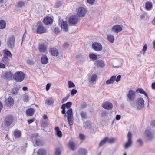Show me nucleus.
I'll list each match as a JSON object with an SVG mask.
<instances>
[{"label":"nucleus","instance_id":"de8ad7c7","mask_svg":"<svg viewBox=\"0 0 155 155\" xmlns=\"http://www.w3.org/2000/svg\"><path fill=\"white\" fill-rule=\"evenodd\" d=\"M41 126L44 127H46L48 126V123L47 121H42L41 122Z\"/></svg>","mask_w":155,"mask_h":155},{"label":"nucleus","instance_id":"7ed1b4c3","mask_svg":"<svg viewBox=\"0 0 155 155\" xmlns=\"http://www.w3.org/2000/svg\"><path fill=\"white\" fill-rule=\"evenodd\" d=\"M67 119L68 123L70 126H72L73 124V114L72 109L70 108L67 111Z\"/></svg>","mask_w":155,"mask_h":155},{"label":"nucleus","instance_id":"4d7b16f0","mask_svg":"<svg viewBox=\"0 0 155 155\" xmlns=\"http://www.w3.org/2000/svg\"><path fill=\"white\" fill-rule=\"evenodd\" d=\"M61 108L62 109V110L61 111L62 114H65L66 112V111L65 110V107L62 105L61 107Z\"/></svg>","mask_w":155,"mask_h":155},{"label":"nucleus","instance_id":"393cba45","mask_svg":"<svg viewBox=\"0 0 155 155\" xmlns=\"http://www.w3.org/2000/svg\"><path fill=\"white\" fill-rule=\"evenodd\" d=\"M55 134L59 138L61 137L62 136V132L59 130L58 127H55Z\"/></svg>","mask_w":155,"mask_h":155},{"label":"nucleus","instance_id":"c9c22d12","mask_svg":"<svg viewBox=\"0 0 155 155\" xmlns=\"http://www.w3.org/2000/svg\"><path fill=\"white\" fill-rule=\"evenodd\" d=\"M12 54L11 52L7 50H5L3 51V56L11 57Z\"/></svg>","mask_w":155,"mask_h":155},{"label":"nucleus","instance_id":"473e14b6","mask_svg":"<svg viewBox=\"0 0 155 155\" xmlns=\"http://www.w3.org/2000/svg\"><path fill=\"white\" fill-rule=\"evenodd\" d=\"M84 127L87 129L90 128L92 126L91 122L89 121H87L84 122Z\"/></svg>","mask_w":155,"mask_h":155},{"label":"nucleus","instance_id":"9b49d317","mask_svg":"<svg viewBox=\"0 0 155 155\" xmlns=\"http://www.w3.org/2000/svg\"><path fill=\"white\" fill-rule=\"evenodd\" d=\"M79 20L78 16L77 15H74L70 17L69 21L70 24L75 25L78 23Z\"/></svg>","mask_w":155,"mask_h":155},{"label":"nucleus","instance_id":"bf43d9fd","mask_svg":"<svg viewBox=\"0 0 155 155\" xmlns=\"http://www.w3.org/2000/svg\"><path fill=\"white\" fill-rule=\"evenodd\" d=\"M70 95L68 94L66 97L63 98L62 101V103H63L66 101L67 99L69 98Z\"/></svg>","mask_w":155,"mask_h":155},{"label":"nucleus","instance_id":"b1692460","mask_svg":"<svg viewBox=\"0 0 155 155\" xmlns=\"http://www.w3.org/2000/svg\"><path fill=\"white\" fill-rule=\"evenodd\" d=\"M35 112V110L33 108H30L27 109L26 111V113L28 116H32Z\"/></svg>","mask_w":155,"mask_h":155},{"label":"nucleus","instance_id":"a211bd4d","mask_svg":"<svg viewBox=\"0 0 155 155\" xmlns=\"http://www.w3.org/2000/svg\"><path fill=\"white\" fill-rule=\"evenodd\" d=\"M80 115L81 118L82 120L84 121V120L87 119L88 118L87 113L85 111H81L80 112Z\"/></svg>","mask_w":155,"mask_h":155},{"label":"nucleus","instance_id":"8fccbe9b","mask_svg":"<svg viewBox=\"0 0 155 155\" xmlns=\"http://www.w3.org/2000/svg\"><path fill=\"white\" fill-rule=\"evenodd\" d=\"M61 150L59 148L57 149L55 152V155H61Z\"/></svg>","mask_w":155,"mask_h":155},{"label":"nucleus","instance_id":"ea45409f","mask_svg":"<svg viewBox=\"0 0 155 155\" xmlns=\"http://www.w3.org/2000/svg\"><path fill=\"white\" fill-rule=\"evenodd\" d=\"M2 60L4 63L6 64L8 66L9 65V59L7 57L3 56L2 58Z\"/></svg>","mask_w":155,"mask_h":155},{"label":"nucleus","instance_id":"3c124183","mask_svg":"<svg viewBox=\"0 0 155 155\" xmlns=\"http://www.w3.org/2000/svg\"><path fill=\"white\" fill-rule=\"evenodd\" d=\"M137 143L138 145L140 147H141L143 145V143L142 140L140 139H138L137 140Z\"/></svg>","mask_w":155,"mask_h":155},{"label":"nucleus","instance_id":"a18cd8bd","mask_svg":"<svg viewBox=\"0 0 155 155\" xmlns=\"http://www.w3.org/2000/svg\"><path fill=\"white\" fill-rule=\"evenodd\" d=\"M68 85L69 88H74L75 87V85L74 83L71 81H68Z\"/></svg>","mask_w":155,"mask_h":155},{"label":"nucleus","instance_id":"39448f33","mask_svg":"<svg viewBox=\"0 0 155 155\" xmlns=\"http://www.w3.org/2000/svg\"><path fill=\"white\" fill-rule=\"evenodd\" d=\"M127 137V141L124 144V148L126 149H127L129 147H130L132 144V134L130 132H128Z\"/></svg>","mask_w":155,"mask_h":155},{"label":"nucleus","instance_id":"0e129e2a","mask_svg":"<svg viewBox=\"0 0 155 155\" xmlns=\"http://www.w3.org/2000/svg\"><path fill=\"white\" fill-rule=\"evenodd\" d=\"M51 85V84L50 83H48L47 84L46 88V91H48Z\"/></svg>","mask_w":155,"mask_h":155},{"label":"nucleus","instance_id":"1a4fd4ad","mask_svg":"<svg viewBox=\"0 0 155 155\" xmlns=\"http://www.w3.org/2000/svg\"><path fill=\"white\" fill-rule=\"evenodd\" d=\"M92 46L94 50L98 51H101L103 48L101 44L97 42H94L93 43Z\"/></svg>","mask_w":155,"mask_h":155},{"label":"nucleus","instance_id":"e433bc0d","mask_svg":"<svg viewBox=\"0 0 155 155\" xmlns=\"http://www.w3.org/2000/svg\"><path fill=\"white\" fill-rule=\"evenodd\" d=\"M25 3L24 2L20 1L18 2L16 6L18 8H21L25 6Z\"/></svg>","mask_w":155,"mask_h":155},{"label":"nucleus","instance_id":"aec40b11","mask_svg":"<svg viewBox=\"0 0 155 155\" xmlns=\"http://www.w3.org/2000/svg\"><path fill=\"white\" fill-rule=\"evenodd\" d=\"M47 49L46 46L44 44H40L39 45V50L40 52L45 53Z\"/></svg>","mask_w":155,"mask_h":155},{"label":"nucleus","instance_id":"f257e3e1","mask_svg":"<svg viewBox=\"0 0 155 155\" xmlns=\"http://www.w3.org/2000/svg\"><path fill=\"white\" fill-rule=\"evenodd\" d=\"M127 100L130 104L131 106L134 107V105L133 103L136 97L135 92L132 90H130L126 94Z\"/></svg>","mask_w":155,"mask_h":155},{"label":"nucleus","instance_id":"58836bf2","mask_svg":"<svg viewBox=\"0 0 155 155\" xmlns=\"http://www.w3.org/2000/svg\"><path fill=\"white\" fill-rule=\"evenodd\" d=\"M20 88L15 87L13 88L11 90V93L13 95H16L18 93V91Z\"/></svg>","mask_w":155,"mask_h":155},{"label":"nucleus","instance_id":"c85d7f7f","mask_svg":"<svg viewBox=\"0 0 155 155\" xmlns=\"http://www.w3.org/2000/svg\"><path fill=\"white\" fill-rule=\"evenodd\" d=\"M105 138L107 143L110 144L114 143L116 140V138H109L107 137Z\"/></svg>","mask_w":155,"mask_h":155},{"label":"nucleus","instance_id":"2eb2a0df","mask_svg":"<svg viewBox=\"0 0 155 155\" xmlns=\"http://www.w3.org/2000/svg\"><path fill=\"white\" fill-rule=\"evenodd\" d=\"M13 120V117L12 116L9 115L7 116L5 119V125L7 126H10L12 123Z\"/></svg>","mask_w":155,"mask_h":155},{"label":"nucleus","instance_id":"72a5a7b5","mask_svg":"<svg viewBox=\"0 0 155 155\" xmlns=\"http://www.w3.org/2000/svg\"><path fill=\"white\" fill-rule=\"evenodd\" d=\"M136 91L142 94H143L148 99V96L147 93L142 89L138 88L137 89Z\"/></svg>","mask_w":155,"mask_h":155},{"label":"nucleus","instance_id":"4be33fe9","mask_svg":"<svg viewBox=\"0 0 155 155\" xmlns=\"http://www.w3.org/2000/svg\"><path fill=\"white\" fill-rule=\"evenodd\" d=\"M5 77L8 80H12V79H14V76L10 72H6L5 74Z\"/></svg>","mask_w":155,"mask_h":155},{"label":"nucleus","instance_id":"e2e57ef3","mask_svg":"<svg viewBox=\"0 0 155 155\" xmlns=\"http://www.w3.org/2000/svg\"><path fill=\"white\" fill-rule=\"evenodd\" d=\"M107 39H114V36L111 34H108L107 35Z\"/></svg>","mask_w":155,"mask_h":155},{"label":"nucleus","instance_id":"20e7f679","mask_svg":"<svg viewBox=\"0 0 155 155\" xmlns=\"http://www.w3.org/2000/svg\"><path fill=\"white\" fill-rule=\"evenodd\" d=\"M144 101L143 98L139 97L138 98L136 101V105H134V107L137 109L140 110L142 109L144 106Z\"/></svg>","mask_w":155,"mask_h":155},{"label":"nucleus","instance_id":"6ab92c4d","mask_svg":"<svg viewBox=\"0 0 155 155\" xmlns=\"http://www.w3.org/2000/svg\"><path fill=\"white\" fill-rule=\"evenodd\" d=\"M43 22L45 25L50 24L52 23L53 20L51 17H47L44 18Z\"/></svg>","mask_w":155,"mask_h":155},{"label":"nucleus","instance_id":"bb28decb","mask_svg":"<svg viewBox=\"0 0 155 155\" xmlns=\"http://www.w3.org/2000/svg\"><path fill=\"white\" fill-rule=\"evenodd\" d=\"M41 61L43 64H47L48 61V59L47 56L45 55H43L41 58Z\"/></svg>","mask_w":155,"mask_h":155},{"label":"nucleus","instance_id":"09e8293b","mask_svg":"<svg viewBox=\"0 0 155 155\" xmlns=\"http://www.w3.org/2000/svg\"><path fill=\"white\" fill-rule=\"evenodd\" d=\"M107 143L106 138H104L102 140L99 144V146H101L104 145L105 143Z\"/></svg>","mask_w":155,"mask_h":155},{"label":"nucleus","instance_id":"f03ea898","mask_svg":"<svg viewBox=\"0 0 155 155\" xmlns=\"http://www.w3.org/2000/svg\"><path fill=\"white\" fill-rule=\"evenodd\" d=\"M25 77V75L22 72L18 71L15 74L14 79L16 81L21 82L24 79Z\"/></svg>","mask_w":155,"mask_h":155},{"label":"nucleus","instance_id":"dca6fc26","mask_svg":"<svg viewBox=\"0 0 155 155\" xmlns=\"http://www.w3.org/2000/svg\"><path fill=\"white\" fill-rule=\"evenodd\" d=\"M61 28L64 31H68V25L66 21H63L61 23Z\"/></svg>","mask_w":155,"mask_h":155},{"label":"nucleus","instance_id":"680f3d73","mask_svg":"<svg viewBox=\"0 0 155 155\" xmlns=\"http://www.w3.org/2000/svg\"><path fill=\"white\" fill-rule=\"evenodd\" d=\"M87 105L85 104H83L81 105L80 108L81 109H84L86 108Z\"/></svg>","mask_w":155,"mask_h":155},{"label":"nucleus","instance_id":"c03bdc74","mask_svg":"<svg viewBox=\"0 0 155 155\" xmlns=\"http://www.w3.org/2000/svg\"><path fill=\"white\" fill-rule=\"evenodd\" d=\"M35 143L37 146H42L44 144L43 142L39 139L36 140Z\"/></svg>","mask_w":155,"mask_h":155},{"label":"nucleus","instance_id":"338daca9","mask_svg":"<svg viewBox=\"0 0 155 155\" xmlns=\"http://www.w3.org/2000/svg\"><path fill=\"white\" fill-rule=\"evenodd\" d=\"M95 0H87V2L91 5L93 4Z\"/></svg>","mask_w":155,"mask_h":155},{"label":"nucleus","instance_id":"cd10ccee","mask_svg":"<svg viewBox=\"0 0 155 155\" xmlns=\"http://www.w3.org/2000/svg\"><path fill=\"white\" fill-rule=\"evenodd\" d=\"M15 39H8L7 41V45L10 48H12L14 46Z\"/></svg>","mask_w":155,"mask_h":155},{"label":"nucleus","instance_id":"7c9ffc66","mask_svg":"<svg viewBox=\"0 0 155 155\" xmlns=\"http://www.w3.org/2000/svg\"><path fill=\"white\" fill-rule=\"evenodd\" d=\"M68 147L72 150H74L75 149V147L74 143L72 141H70L68 143Z\"/></svg>","mask_w":155,"mask_h":155},{"label":"nucleus","instance_id":"864d4df0","mask_svg":"<svg viewBox=\"0 0 155 155\" xmlns=\"http://www.w3.org/2000/svg\"><path fill=\"white\" fill-rule=\"evenodd\" d=\"M79 137L80 139L82 140H84L85 139V136L82 133L79 134Z\"/></svg>","mask_w":155,"mask_h":155},{"label":"nucleus","instance_id":"f8f14e48","mask_svg":"<svg viewBox=\"0 0 155 155\" xmlns=\"http://www.w3.org/2000/svg\"><path fill=\"white\" fill-rule=\"evenodd\" d=\"M153 131L150 129L147 130L145 132V135L147 139H150L153 137Z\"/></svg>","mask_w":155,"mask_h":155},{"label":"nucleus","instance_id":"a878e982","mask_svg":"<svg viewBox=\"0 0 155 155\" xmlns=\"http://www.w3.org/2000/svg\"><path fill=\"white\" fill-rule=\"evenodd\" d=\"M153 7V4L151 2H147L145 4V8L147 10H151Z\"/></svg>","mask_w":155,"mask_h":155},{"label":"nucleus","instance_id":"5fc2aeb1","mask_svg":"<svg viewBox=\"0 0 155 155\" xmlns=\"http://www.w3.org/2000/svg\"><path fill=\"white\" fill-rule=\"evenodd\" d=\"M61 5V3L60 1H58L56 3V4L55 5V7L56 8H58Z\"/></svg>","mask_w":155,"mask_h":155},{"label":"nucleus","instance_id":"37998d69","mask_svg":"<svg viewBox=\"0 0 155 155\" xmlns=\"http://www.w3.org/2000/svg\"><path fill=\"white\" fill-rule=\"evenodd\" d=\"M72 104V103L71 102H68L66 103L63 104L62 105L65 107V108L68 109L71 107Z\"/></svg>","mask_w":155,"mask_h":155},{"label":"nucleus","instance_id":"9d476101","mask_svg":"<svg viewBox=\"0 0 155 155\" xmlns=\"http://www.w3.org/2000/svg\"><path fill=\"white\" fill-rule=\"evenodd\" d=\"M123 30L122 26L118 25L114 26L112 28V31L116 33L121 32Z\"/></svg>","mask_w":155,"mask_h":155},{"label":"nucleus","instance_id":"412c9836","mask_svg":"<svg viewBox=\"0 0 155 155\" xmlns=\"http://www.w3.org/2000/svg\"><path fill=\"white\" fill-rule=\"evenodd\" d=\"M116 76L114 75L112 76L110 79L107 80L106 81V84L107 85H109L113 84L115 81Z\"/></svg>","mask_w":155,"mask_h":155},{"label":"nucleus","instance_id":"f704fd0d","mask_svg":"<svg viewBox=\"0 0 155 155\" xmlns=\"http://www.w3.org/2000/svg\"><path fill=\"white\" fill-rule=\"evenodd\" d=\"M87 152L86 150L84 149H81L78 151V154L79 155H86Z\"/></svg>","mask_w":155,"mask_h":155},{"label":"nucleus","instance_id":"4468645a","mask_svg":"<svg viewBox=\"0 0 155 155\" xmlns=\"http://www.w3.org/2000/svg\"><path fill=\"white\" fill-rule=\"evenodd\" d=\"M102 107L104 109L107 110L111 109L113 107V104L111 102L106 101L102 104Z\"/></svg>","mask_w":155,"mask_h":155},{"label":"nucleus","instance_id":"5701e85b","mask_svg":"<svg viewBox=\"0 0 155 155\" xmlns=\"http://www.w3.org/2000/svg\"><path fill=\"white\" fill-rule=\"evenodd\" d=\"M6 104L8 106H12L14 104V100L11 96H9L8 98Z\"/></svg>","mask_w":155,"mask_h":155},{"label":"nucleus","instance_id":"ddd939ff","mask_svg":"<svg viewBox=\"0 0 155 155\" xmlns=\"http://www.w3.org/2000/svg\"><path fill=\"white\" fill-rule=\"evenodd\" d=\"M38 23L40 24V25H38L37 27V32L40 34L46 32V29L42 24H41V22H39Z\"/></svg>","mask_w":155,"mask_h":155},{"label":"nucleus","instance_id":"0eeeda50","mask_svg":"<svg viewBox=\"0 0 155 155\" xmlns=\"http://www.w3.org/2000/svg\"><path fill=\"white\" fill-rule=\"evenodd\" d=\"M86 12L87 10L85 8L82 7H79L77 11V15L80 17H84Z\"/></svg>","mask_w":155,"mask_h":155},{"label":"nucleus","instance_id":"774afa93","mask_svg":"<svg viewBox=\"0 0 155 155\" xmlns=\"http://www.w3.org/2000/svg\"><path fill=\"white\" fill-rule=\"evenodd\" d=\"M121 116L119 115H117L116 117V119L117 120H119L121 118Z\"/></svg>","mask_w":155,"mask_h":155},{"label":"nucleus","instance_id":"6e6552de","mask_svg":"<svg viewBox=\"0 0 155 155\" xmlns=\"http://www.w3.org/2000/svg\"><path fill=\"white\" fill-rule=\"evenodd\" d=\"M49 51L51 55L54 57H57L59 54L58 49L55 47L50 48Z\"/></svg>","mask_w":155,"mask_h":155},{"label":"nucleus","instance_id":"603ef678","mask_svg":"<svg viewBox=\"0 0 155 155\" xmlns=\"http://www.w3.org/2000/svg\"><path fill=\"white\" fill-rule=\"evenodd\" d=\"M108 113L107 111L104 110L102 111L101 113V115L102 117H104L107 116V115Z\"/></svg>","mask_w":155,"mask_h":155},{"label":"nucleus","instance_id":"13d9d810","mask_svg":"<svg viewBox=\"0 0 155 155\" xmlns=\"http://www.w3.org/2000/svg\"><path fill=\"white\" fill-rule=\"evenodd\" d=\"M69 45V44L68 43L66 42L64 43L63 45V47L64 48L66 49L68 48Z\"/></svg>","mask_w":155,"mask_h":155},{"label":"nucleus","instance_id":"423d86ee","mask_svg":"<svg viewBox=\"0 0 155 155\" xmlns=\"http://www.w3.org/2000/svg\"><path fill=\"white\" fill-rule=\"evenodd\" d=\"M97 78V75L94 74H93L88 78V84L90 86H92L96 84V80Z\"/></svg>","mask_w":155,"mask_h":155},{"label":"nucleus","instance_id":"a19ab883","mask_svg":"<svg viewBox=\"0 0 155 155\" xmlns=\"http://www.w3.org/2000/svg\"><path fill=\"white\" fill-rule=\"evenodd\" d=\"M14 135L16 137L19 138L21 136V133L20 131L17 130L14 131Z\"/></svg>","mask_w":155,"mask_h":155},{"label":"nucleus","instance_id":"49530a36","mask_svg":"<svg viewBox=\"0 0 155 155\" xmlns=\"http://www.w3.org/2000/svg\"><path fill=\"white\" fill-rule=\"evenodd\" d=\"M23 100L24 102H28L29 100V96L27 94H25L23 96Z\"/></svg>","mask_w":155,"mask_h":155},{"label":"nucleus","instance_id":"c756f323","mask_svg":"<svg viewBox=\"0 0 155 155\" xmlns=\"http://www.w3.org/2000/svg\"><path fill=\"white\" fill-rule=\"evenodd\" d=\"M38 155H46V150L43 149H39L37 152Z\"/></svg>","mask_w":155,"mask_h":155},{"label":"nucleus","instance_id":"79ce46f5","mask_svg":"<svg viewBox=\"0 0 155 155\" xmlns=\"http://www.w3.org/2000/svg\"><path fill=\"white\" fill-rule=\"evenodd\" d=\"M89 56L91 59L92 60H96L97 59V55L94 54L93 53L90 54Z\"/></svg>","mask_w":155,"mask_h":155},{"label":"nucleus","instance_id":"6e6d98bb","mask_svg":"<svg viewBox=\"0 0 155 155\" xmlns=\"http://www.w3.org/2000/svg\"><path fill=\"white\" fill-rule=\"evenodd\" d=\"M77 92V90L75 89H73L71 91V94L72 96L74 95Z\"/></svg>","mask_w":155,"mask_h":155},{"label":"nucleus","instance_id":"f3484780","mask_svg":"<svg viewBox=\"0 0 155 155\" xmlns=\"http://www.w3.org/2000/svg\"><path fill=\"white\" fill-rule=\"evenodd\" d=\"M94 64L97 67L101 68H104L105 65L104 63L102 61L100 60H97L96 61H95Z\"/></svg>","mask_w":155,"mask_h":155},{"label":"nucleus","instance_id":"052dcab7","mask_svg":"<svg viewBox=\"0 0 155 155\" xmlns=\"http://www.w3.org/2000/svg\"><path fill=\"white\" fill-rule=\"evenodd\" d=\"M121 78V76L120 75H119L117 76V78H116L115 81L117 82H118L120 80Z\"/></svg>","mask_w":155,"mask_h":155},{"label":"nucleus","instance_id":"69168bd1","mask_svg":"<svg viewBox=\"0 0 155 155\" xmlns=\"http://www.w3.org/2000/svg\"><path fill=\"white\" fill-rule=\"evenodd\" d=\"M147 48V45L146 44H145L143 46V48L142 49L143 51L144 52H145L146 51V50Z\"/></svg>","mask_w":155,"mask_h":155},{"label":"nucleus","instance_id":"2f4dec72","mask_svg":"<svg viewBox=\"0 0 155 155\" xmlns=\"http://www.w3.org/2000/svg\"><path fill=\"white\" fill-rule=\"evenodd\" d=\"M6 26V22L3 20H0V29H3L5 28Z\"/></svg>","mask_w":155,"mask_h":155},{"label":"nucleus","instance_id":"4c0bfd02","mask_svg":"<svg viewBox=\"0 0 155 155\" xmlns=\"http://www.w3.org/2000/svg\"><path fill=\"white\" fill-rule=\"evenodd\" d=\"M54 100L52 98L47 99L45 101V104L48 105H50L54 103Z\"/></svg>","mask_w":155,"mask_h":155}]
</instances>
